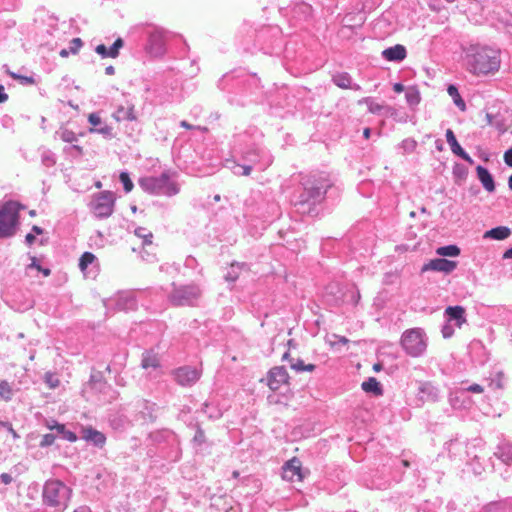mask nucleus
<instances>
[{"label": "nucleus", "mask_w": 512, "mask_h": 512, "mask_svg": "<svg viewBox=\"0 0 512 512\" xmlns=\"http://www.w3.org/2000/svg\"><path fill=\"white\" fill-rule=\"evenodd\" d=\"M89 387L99 394H111L109 398L104 397L103 400H110L111 398H114V395L116 394V391H114L106 381H104V385L93 384Z\"/></svg>", "instance_id": "nucleus-43"}, {"label": "nucleus", "mask_w": 512, "mask_h": 512, "mask_svg": "<svg viewBox=\"0 0 512 512\" xmlns=\"http://www.w3.org/2000/svg\"><path fill=\"white\" fill-rule=\"evenodd\" d=\"M289 375L285 367L276 366L268 372L267 385L273 391L278 390L283 384H287Z\"/></svg>", "instance_id": "nucleus-16"}, {"label": "nucleus", "mask_w": 512, "mask_h": 512, "mask_svg": "<svg viewBox=\"0 0 512 512\" xmlns=\"http://www.w3.org/2000/svg\"><path fill=\"white\" fill-rule=\"evenodd\" d=\"M81 438L86 442L93 444L97 448H103L106 443V436L104 433L91 426L81 427Z\"/></svg>", "instance_id": "nucleus-22"}, {"label": "nucleus", "mask_w": 512, "mask_h": 512, "mask_svg": "<svg viewBox=\"0 0 512 512\" xmlns=\"http://www.w3.org/2000/svg\"><path fill=\"white\" fill-rule=\"evenodd\" d=\"M71 146L65 147L64 152L71 155V156H82L83 155V148L79 145L71 143Z\"/></svg>", "instance_id": "nucleus-58"}, {"label": "nucleus", "mask_w": 512, "mask_h": 512, "mask_svg": "<svg viewBox=\"0 0 512 512\" xmlns=\"http://www.w3.org/2000/svg\"><path fill=\"white\" fill-rule=\"evenodd\" d=\"M46 427L50 430H55L57 436L60 438L67 440L69 442H76L78 437L76 433L70 431L66 428L65 424L59 423L54 419H50L46 421Z\"/></svg>", "instance_id": "nucleus-28"}, {"label": "nucleus", "mask_w": 512, "mask_h": 512, "mask_svg": "<svg viewBox=\"0 0 512 512\" xmlns=\"http://www.w3.org/2000/svg\"><path fill=\"white\" fill-rule=\"evenodd\" d=\"M441 333L443 338L448 339L451 338L454 334V328L451 323L447 322L442 326Z\"/></svg>", "instance_id": "nucleus-60"}, {"label": "nucleus", "mask_w": 512, "mask_h": 512, "mask_svg": "<svg viewBox=\"0 0 512 512\" xmlns=\"http://www.w3.org/2000/svg\"><path fill=\"white\" fill-rule=\"evenodd\" d=\"M418 395L420 400L432 403L439 401L441 397L440 389L429 381L419 385Z\"/></svg>", "instance_id": "nucleus-18"}, {"label": "nucleus", "mask_w": 512, "mask_h": 512, "mask_svg": "<svg viewBox=\"0 0 512 512\" xmlns=\"http://www.w3.org/2000/svg\"><path fill=\"white\" fill-rule=\"evenodd\" d=\"M0 427L5 429V431H7V433H9L12 436L14 441L19 440L21 438L19 433L13 428V425L10 421L0 420Z\"/></svg>", "instance_id": "nucleus-50"}, {"label": "nucleus", "mask_w": 512, "mask_h": 512, "mask_svg": "<svg viewBox=\"0 0 512 512\" xmlns=\"http://www.w3.org/2000/svg\"><path fill=\"white\" fill-rule=\"evenodd\" d=\"M115 196L112 191H102L93 196L90 209L98 219L108 218L114 211Z\"/></svg>", "instance_id": "nucleus-12"}, {"label": "nucleus", "mask_w": 512, "mask_h": 512, "mask_svg": "<svg viewBox=\"0 0 512 512\" xmlns=\"http://www.w3.org/2000/svg\"><path fill=\"white\" fill-rule=\"evenodd\" d=\"M381 56L389 62L399 63L407 57V50L404 45L396 44L384 49Z\"/></svg>", "instance_id": "nucleus-26"}, {"label": "nucleus", "mask_w": 512, "mask_h": 512, "mask_svg": "<svg viewBox=\"0 0 512 512\" xmlns=\"http://www.w3.org/2000/svg\"><path fill=\"white\" fill-rule=\"evenodd\" d=\"M41 163L47 168L54 166L56 164L55 154L49 149H44L41 152Z\"/></svg>", "instance_id": "nucleus-45"}, {"label": "nucleus", "mask_w": 512, "mask_h": 512, "mask_svg": "<svg viewBox=\"0 0 512 512\" xmlns=\"http://www.w3.org/2000/svg\"><path fill=\"white\" fill-rule=\"evenodd\" d=\"M56 438H57V435H55L53 433H47L42 436L39 446L41 448L50 447L51 445H53L55 443Z\"/></svg>", "instance_id": "nucleus-55"}, {"label": "nucleus", "mask_w": 512, "mask_h": 512, "mask_svg": "<svg viewBox=\"0 0 512 512\" xmlns=\"http://www.w3.org/2000/svg\"><path fill=\"white\" fill-rule=\"evenodd\" d=\"M476 173L478 180L481 182L485 190L490 193L494 192L496 188L495 181L489 170L482 165H478L476 167Z\"/></svg>", "instance_id": "nucleus-30"}, {"label": "nucleus", "mask_w": 512, "mask_h": 512, "mask_svg": "<svg viewBox=\"0 0 512 512\" xmlns=\"http://www.w3.org/2000/svg\"><path fill=\"white\" fill-rule=\"evenodd\" d=\"M173 375L175 381L181 386H192L200 377L197 369L189 366L177 368Z\"/></svg>", "instance_id": "nucleus-15"}, {"label": "nucleus", "mask_w": 512, "mask_h": 512, "mask_svg": "<svg viewBox=\"0 0 512 512\" xmlns=\"http://www.w3.org/2000/svg\"><path fill=\"white\" fill-rule=\"evenodd\" d=\"M399 147L403 150V154H409L415 151L417 147V141L413 138H406L402 140Z\"/></svg>", "instance_id": "nucleus-47"}, {"label": "nucleus", "mask_w": 512, "mask_h": 512, "mask_svg": "<svg viewBox=\"0 0 512 512\" xmlns=\"http://www.w3.org/2000/svg\"><path fill=\"white\" fill-rule=\"evenodd\" d=\"M393 466L402 473V471L404 469H406V468H408L410 466V462L408 460H405V459L396 458L393 461Z\"/></svg>", "instance_id": "nucleus-61"}, {"label": "nucleus", "mask_w": 512, "mask_h": 512, "mask_svg": "<svg viewBox=\"0 0 512 512\" xmlns=\"http://www.w3.org/2000/svg\"><path fill=\"white\" fill-rule=\"evenodd\" d=\"M356 27L353 25H343L339 31L338 35L341 38L349 39L353 34H355Z\"/></svg>", "instance_id": "nucleus-54"}, {"label": "nucleus", "mask_w": 512, "mask_h": 512, "mask_svg": "<svg viewBox=\"0 0 512 512\" xmlns=\"http://www.w3.org/2000/svg\"><path fill=\"white\" fill-rule=\"evenodd\" d=\"M134 234L143 239V245H150L152 244L153 234L152 232L148 231L144 227H137L134 231Z\"/></svg>", "instance_id": "nucleus-46"}, {"label": "nucleus", "mask_w": 512, "mask_h": 512, "mask_svg": "<svg viewBox=\"0 0 512 512\" xmlns=\"http://www.w3.org/2000/svg\"><path fill=\"white\" fill-rule=\"evenodd\" d=\"M284 477L290 480H294L295 477L297 480H303L305 476L308 474V470H303L302 465L299 459L293 458L285 463L284 467Z\"/></svg>", "instance_id": "nucleus-20"}, {"label": "nucleus", "mask_w": 512, "mask_h": 512, "mask_svg": "<svg viewBox=\"0 0 512 512\" xmlns=\"http://www.w3.org/2000/svg\"><path fill=\"white\" fill-rule=\"evenodd\" d=\"M201 294L202 291L197 284L176 285L173 283L168 300L176 307L194 306Z\"/></svg>", "instance_id": "nucleus-10"}, {"label": "nucleus", "mask_w": 512, "mask_h": 512, "mask_svg": "<svg viewBox=\"0 0 512 512\" xmlns=\"http://www.w3.org/2000/svg\"><path fill=\"white\" fill-rule=\"evenodd\" d=\"M251 201L256 202L255 207L251 209V213L264 222H273L280 217L281 209L275 200L264 199L261 195H257L253 196Z\"/></svg>", "instance_id": "nucleus-11"}, {"label": "nucleus", "mask_w": 512, "mask_h": 512, "mask_svg": "<svg viewBox=\"0 0 512 512\" xmlns=\"http://www.w3.org/2000/svg\"><path fill=\"white\" fill-rule=\"evenodd\" d=\"M457 267V262L445 258H436L424 264L422 271H438L446 274L451 273Z\"/></svg>", "instance_id": "nucleus-19"}, {"label": "nucleus", "mask_w": 512, "mask_h": 512, "mask_svg": "<svg viewBox=\"0 0 512 512\" xmlns=\"http://www.w3.org/2000/svg\"><path fill=\"white\" fill-rule=\"evenodd\" d=\"M305 364L302 359L291 360L290 367L298 373L304 372Z\"/></svg>", "instance_id": "nucleus-64"}, {"label": "nucleus", "mask_w": 512, "mask_h": 512, "mask_svg": "<svg viewBox=\"0 0 512 512\" xmlns=\"http://www.w3.org/2000/svg\"><path fill=\"white\" fill-rule=\"evenodd\" d=\"M170 170L163 171L158 176H145L138 180L140 188L151 195L173 197L180 192L179 184L172 179Z\"/></svg>", "instance_id": "nucleus-7"}, {"label": "nucleus", "mask_w": 512, "mask_h": 512, "mask_svg": "<svg viewBox=\"0 0 512 512\" xmlns=\"http://www.w3.org/2000/svg\"><path fill=\"white\" fill-rule=\"evenodd\" d=\"M361 388L364 392L374 396H382L384 393L381 383L375 377H369L367 380L363 381Z\"/></svg>", "instance_id": "nucleus-32"}, {"label": "nucleus", "mask_w": 512, "mask_h": 512, "mask_svg": "<svg viewBox=\"0 0 512 512\" xmlns=\"http://www.w3.org/2000/svg\"><path fill=\"white\" fill-rule=\"evenodd\" d=\"M88 122L93 126L90 129V132L101 134L107 139H111L113 137L112 127L103 123L98 113L89 114Z\"/></svg>", "instance_id": "nucleus-23"}, {"label": "nucleus", "mask_w": 512, "mask_h": 512, "mask_svg": "<svg viewBox=\"0 0 512 512\" xmlns=\"http://www.w3.org/2000/svg\"><path fill=\"white\" fill-rule=\"evenodd\" d=\"M79 268L85 276L95 277L99 271L97 257L92 252H84L79 259Z\"/></svg>", "instance_id": "nucleus-17"}, {"label": "nucleus", "mask_w": 512, "mask_h": 512, "mask_svg": "<svg viewBox=\"0 0 512 512\" xmlns=\"http://www.w3.org/2000/svg\"><path fill=\"white\" fill-rule=\"evenodd\" d=\"M262 135L253 129L252 132L246 131L235 137V152L239 157L237 160H227L228 167L235 175L249 176L252 170L264 171L273 162L270 152L261 146L260 139Z\"/></svg>", "instance_id": "nucleus-1"}, {"label": "nucleus", "mask_w": 512, "mask_h": 512, "mask_svg": "<svg viewBox=\"0 0 512 512\" xmlns=\"http://www.w3.org/2000/svg\"><path fill=\"white\" fill-rule=\"evenodd\" d=\"M29 268H35L39 272H41L44 276H49L51 274V270L49 268L42 267L36 257H31V263L28 266Z\"/></svg>", "instance_id": "nucleus-56"}, {"label": "nucleus", "mask_w": 512, "mask_h": 512, "mask_svg": "<svg viewBox=\"0 0 512 512\" xmlns=\"http://www.w3.org/2000/svg\"><path fill=\"white\" fill-rule=\"evenodd\" d=\"M104 381H105L104 377L102 376V374L100 372L93 373L90 376L88 386L93 385V384L104 385Z\"/></svg>", "instance_id": "nucleus-62"}, {"label": "nucleus", "mask_w": 512, "mask_h": 512, "mask_svg": "<svg viewBox=\"0 0 512 512\" xmlns=\"http://www.w3.org/2000/svg\"><path fill=\"white\" fill-rule=\"evenodd\" d=\"M486 123L490 126H495L497 129L502 128V123L499 121H495L496 116L492 113H486L485 115Z\"/></svg>", "instance_id": "nucleus-63"}, {"label": "nucleus", "mask_w": 512, "mask_h": 512, "mask_svg": "<svg viewBox=\"0 0 512 512\" xmlns=\"http://www.w3.org/2000/svg\"><path fill=\"white\" fill-rule=\"evenodd\" d=\"M13 396H14V390H13L12 385L6 380H1L0 381V400L9 402L12 400Z\"/></svg>", "instance_id": "nucleus-38"}, {"label": "nucleus", "mask_w": 512, "mask_h": 512, "mask_svg": "<svg viewBox=\"0 0 512 512\" xmlns=\"http://www.w3.org/2000/svg\"><path fill=\"white\" fill-rule=\"evenodd\" d=\"M132 34L146 40L145 52L154 58L162 57L166 53L167 32L152 24H140L132 29Z\"/></svg>", "instance_id": "nucleus-5"}, {"label": "nucleus", "mask_w": 512, "mask_h": 512, "mask_svg": "<svg viewBox=\"0 0 512 512\" xmlns=\"http://www.w3.org/2000/svg\"><path fill=\"white\" fill-rule=\"evenodd\" d=\"M295 14H302L303 18L306 20L312 15V6L307 3L297 4L294 8Z\"/></svg>", "instance_id": "nucleus-49"}, {"label": "nucleus", "mask_w": 512, "mask_h": 512, "mask_svg": "<svg viewBox=\"0 0 512 512\" xmlns=\"http://www.w3.org/2000/svg\"><path fill=\"white\" fill-rule=\"evenodd\" d=\"M195 428H196V430H195V435L192 439V443H193V446L198 450L207 442V438H206L204 430L201 428V426L199 424H196Z\"/></svg>", "instance_id": "nucleus-41"}, {"label": "nucleus", "mask_w": 512, "mask_h": 512, "mask_svg": "<svg viewBox=\"0 0 512 512\" xmlns=\"http://www.w3.org/2000/svg\"><path fill=\"white\" fill-rule=\"evenodd\" d=\"M124 46L122 38H117L114 43L107 48L104 44H99L95 47V52L102 58H117L119 56L120 49Z\"/></svg>", "instance_id": "nucleus-29"}, {"label": "nucleus", "mask_w": 512, "mask_h": 512, "mask_svg": "<svg viewBox=\"0 0 512 512\" xmlns=\"http://www.w3.org/2000/svg\"><path fill=\"white\" fill-rule=\"evenodd\" d=\"M295 97L290 95L289 88L283 86L276 90L274 94L269 97V103L271 106L278 108H289L294 106Z\"/></svg>", "instance_id": "nucleus-14"}, {"label": "nucleus", "mask_w": 512, "mask_h": 512, "mask_svg": "<svg viewBox=\"0 0 512 512\" xmlns=\"http://www.w3.org/2000/svg\"><path fill=\"white\" fill-rule=\"evenodd\" d=\"M44 382L48 385L49 388L54 389L59 386L60 381L57 376L52 372H46L44 374Z\"/></svg>", "instance_id": "nucleus-53"}, {"label": "nucleus", "mask_w": 512, "mask_h": 512, "mask_svg": "<svg viewBox=\"0 0 512 512\" xmlns=\"http://www.w3.org/2000/svg\"><path fill=\"white\" fill-rule=\"evenodd\" d=\"M116 311H134L138 307V302L132 292L119 293L114 300L111 301Z\"/></svg>", "instance_id": "nucleus-13"}, {"label": "nucleus", "mask_w": 512, "mask_h": 512, "mask_svg": "<svg viewBox=\"0 0 512 512\" xmlns=\"http://www.w3.org/2000/svg\"><path fill=\"white\" fill-rule=\"evenodd\" d=\"M400 343L407 355L417 358L425 354L428 337L424 329L419 327L411 328L402 333Z\"/></svg>", "instance_id": "nucleus-8"}, {"label": "nucleus", "mask_w": 512, "mask_h": 512, "mask_svg": "<svg viewBox=\"0 0 512 512\" xmlns=\"http://www.w3.org/2000/svg\"><path fill=\"white\" fill-rule=\"evenodd\" d=\"M447 93L452 98L453 103L455 104L456 107H458L461 111L466 110V103L461 97L458 88L454 84H450L447 87Z\"/></svg>", "instance_id": "nucleus-37"}, {"label": "nucleus", "mask_w": 512, "mask_h": 512, "mask_svg": "<svg viewBox=\"0 0 512 512\" xmlns=\"http://www.w3.org/2000/svg\"><path fill=\"white\" fill-rule=\"evenodd\" d=\"M141 367L144 369H156L160 367V361L156 353L153 351H144L142 353Z\"/></svg>", "instance_id": "nucleus-35"}, {"label": "nucleus", "mask_w": 512, "mask_h": 512, "mask_svg": "<svg viewBox=\"0 0 512 512\" xmlns=\"http://www.w3.org/2000/svg\"><path fill=\"white\" fill-rule=\"evenodd\" d=\"M405 98L410 106L418 105L421 100L419 90L415 86L408 87L405 90Z\"/></svg>", "instance_id": "nucleus-39"}, {"label": "nucleus", "mask_w": 512, "mask_h": 512, "mask_svg": "<svg viewBox=\"0 0 512 512\" xmlns=\"http://www.w3.org/2000/svg\"><path fill=\"white\" fill-rule=\"evenodd\" d=\"M332 82L341 89H351L360 91L362 88L359 84L353 83V79L348 72H337L332 75Z\"/></svg>", "instance_id": "nucleus-27"}, {"label": "nucleus", "mask_w": 512, "mask_h": 512, "mask_svg": "<svg viewBox=\"0 0 512 512\" xmlns=\"http://www.w3.org/2000/svg\"><path fill=\"white\" fill-rule=\"evenodd\" d=\"M119 180L123 185V189L125 193H129L132 191L134 184L130 178V175L127 171H122L119 175Z\"/></svg>", "instance_id": "nucleus-48"}, {"label": "nucleus", "mask_w": 512, "mask_h": 512, "mask_svg": "<svg viewBox=\"0 0 512 512\" xmlns=\"http://www.w3.org/2000/svg\"><path fill=\"white\" fill-rule=\"evenodd\" d=\"M460 248L457 245H445L437 249L440 256L457 257L460 254Z\"/></svg>", "instance_id": "nucleus-44"}, {"label": "nucleus", "mask_w": 512, "mask_h": 512, "mask_svg": "<svg viewBox=\"0 0 512 512\" xmlns=\"http://www.w3.org/2000/svg\"><path fill=\"white\" fill-rule=\"evenodd\" d=\"M494 455L504 464L510 465L512 463V443L507 441L499 443L496 447Z\"/></svg>", "instance_id": "nucleus-31"}, {"label": "nucleus", "mask_w": 512, "mask_h": 512, "mask_svg": "<svg viewBox=\"0 0 512 512\" xmlns=\"http://www.w3.org/2000/svg\"><path fill=\"white\" fill-rule=\"evenodd\" d=\"M20 209L21 204L13 200L0 206V239L11 238L16 234Z\"/></svg>", "instance_id": "nucleus-9"}, {"label": "nucleus", "mask_w": 512, "mask_h": 512, "mask_svg": "<svg viewBox=\"0 0 512 512\" xmlns=\"http://www.w3.org/2000/svg\"><path fill=\"white\" fill-rule=\"evenodd\" d=\"M113 117L118 122H134L137 126V129H139L135 106L133 104L127 103V105H118L115 112L113 113Z\"/></svg>", "instance_id": "nucleus-21"}, {"label": "nucleus", "mask_w": 512, "mask_h": 512, "mask_svg": "<svg viewBox=\"0 0 512 512\" xmlns=\"http://www.w3.org/2000/svg\"><path fill=\"white\" fill-rule=\"evenodd\" d=\"M446 140H447V143L449 144L450 148H451V151L458 157H460L461 159H463L464 161H466L467 163L469 164H474V160L471 158V156L461 147V145L459 144V142L457 141L456 139V136L454 134V132L451 130V129H447L446 130Z\"/></svg>", "instance_id": "nucleus-24"}, {"label": "nucleus", "mask_w": 512, "mask_h": 512, "mask_svg": "<svg viewBox=\"0 0 512 512\" xmlns=\"http://www.w3.org/2000/svg\"><path fill=\"white\" fill-rule=\"evenodd\" d=\"M55 135L67 143H74L78 141L77 135L72 130H69L65 127H61L59 130H57Z\"/></svg>", "instance_id": "nucleus-40"}, {"label": "nucleus", "mask_w": 512, "mask_h": 512, "mask_svg": "<svg viewBox=\"0 0 512 512\" xmlns=\"http://www.w3.org/2000/svg\"><path fill=\"white\" fill-rule=\"evenodd\" d=\"M444 317L447 322H454L459 328L466 322L465 309L460 305L448 306L444 311Z\"/></svg>", "instance_id": "nucleus-25"}, {"label": "nucleus", "mask_w": 512, "mask_h": 512, "mask_svg": "<svg viewBox=\"0 0 512 512\" xmlns=\"http://www.w3.org/2000/svg\"><path fill=\"white\" fill-rule=\"evenodd\" d=\"M484 512H512V500L491 502L484 507Z\"/></svg>", "instance_id": "nucleus-34"}, {"label": "nucleus", "mask_w": 512, "mask_h": 512, "mask_svg": "<svg viewBox=\"0 0 512 512\" xmlns=\"http://www.w3.org/2000/svg\"><path fill=\"white\" fill-rule=\"evenodd\" d=\"M453 175L455 178L463 180L468 175V169L463 164L456 163L453 166Z\"/></svg>", "instance_id": "nucleus-51"}, {"label": "nucleus", "mask_w": 512, "mask_h": 512, "mask_svg": "<svg viewBox=\"0 0 512 512\" xmlns=\"http://www.w3.org/2000/svg\"><path fill=\"white\" fill-rule=\"evenodd\" d=\"M331 186L330 179L324 174L301 176L299 186L294 190L291 197V203L298 213L311 215L315 212L317 205L325 199Z\"/></svg>", "instance_id": "nucleus-2"}, {"label": "nucleus", "mask_w": 512, "mask_h": 512, "mask_svg": "<svg viewBox=\"0 0 512 512\" xmlns=\"http://www.w3.org/2000/svg\"><path fill=\"white\" fill-rule=\"evenodd\" d=\"M360 299L361 295L359 290L351 288L345 292L343 301L351 304L353 307H356L359 304Z\"/></svg>", "instance_id": "nucleus-42"}, {"label": "nucleus", "mask_w": 512, "mask_h": 512, "mask_svg": "<svg viewBox=\"0 0 512 512\" xmlns=\"http://www.w3.org/2000/svg\"><path fill=\"white\" fill-rule=\"evenodd\" d=\"M218 87L229 94L230 103L243 106L247 103L245 98L260 89V79L256 74L235 70L223 75Z\"/></svg>", "instance_id": "nucleus-4"}, {"label": "nucleus", "mask_w": 512, "mask_h": 512, "mask_svg": "<svg viewBox=\"0 0 512 512\" xmlns=\"http://www.w3.org/2000/svg\"><path fill=\"white\" fill-rule=\"evenodd\" d=\"M466 70L475 76L495 74L501 66L500 49L481 43H470L462 48Z\"/></svg>", "instance_id": "nucleus-3"}, {"label": "nucleus", "mask_w": 512, "mask_h": 512, "mask_svg": "<svg viewBox=\"0 0 512 512\" xmlns=\"http://www.w3.org/2000/svg\"><path fill=\"white\" fill-rule=\"evenodd\" d=\"M82 45L83 41L80 38H73L69 43V50L72 54H76Z\"/></svg>", "instance_id": "nucleus-59"}, {"label": "nucleus", "mask_w": 512, "mask_h": 512, "mask_svg": "<svg viewBox=\"0 0 512 512\" xmlns=\"http://www.w3.org/2000/svg\"><path fill=\"white\" fill-rule=\"evenodd\" d=\"M272 31H277L276 28H268V27H263L261 28L260 30L258 31H255V38H256V41L258 42H263L265 39H266V36L272 32Z\"/></svg>", "instance_id": "nucleus-57"}, {"label": "nucleus", "mask_w": 512, "mask_h": 512, "mask_svg": "<svg viewBox=\"0 0 512 512\" xmlns=\"http://www.w3.org/2000/svg\"><path fill=\"white\" fill-rule=\"evenodd\" d=\"M511 234V230L509 227L506 226H497L495 228H492L490 230H487L483 238L485 239H494V240H504L508 238Z\"/></svg>", "instance_id": "nucleus-33"}, {"label": "nucleus", "mask_w": 512, "mask_h": 512, "mask_svg": "<svg viewBox=\"0 0 512 512\" xmlns=\"http://www.w3.org/2000/svg\"><path fill=\"white\" fill-rule=\"evenodd\" d=\"M243 268H248V265L246 263H244V262H242V263L233 262L230 265V268L227 271L226 275L224 276L225 280L227 282H231V283L236 282L238 280V278H239L240 271Z\"/></svg>", "instance_id": "nucleus-36"}, {"label": "nucleus", "mask_w": 512, "mask_h": 512, "mask_svg": "<svg viewBox=\"0 0 512 512\" xmlns=\"http://www.w3.org/2000/svg\"><path fill=\"white\" fill-rule=\"evenodd\" d=\"M72 489L59 479H48L42 489L43 505L63 512L69 506Z\"/></svg>", "instance_id": "nucleus-6"}, {"label": "nucleus", "mask_w": 512, "mask_h": 512, "mask_svg": "<svg viewBox=\"0 0 512 512\" xmlns=\"http://www.w3.org/2000/svg\"><path fill=\"white\" fill-rule=\"evenodd\" d=\"M202 411L211 419H219L222 416V413L218 408L210 407L207 403L203 405Z\"/></svg>", "instance_id": "nucleus-52"}]
</instances>
